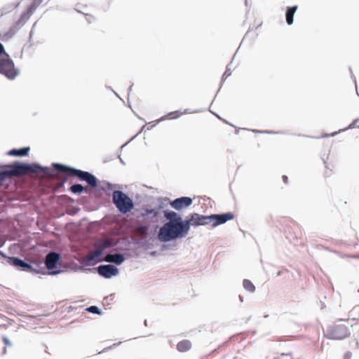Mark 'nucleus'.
Returning a JSON list of instances; mask_svg holds the SVG:
<instances>
[{"label":"nucleus","mask_w":359,"mask_h":359,"mask_svg":"<svg viewBox=\"0 0 359 359\" xmlns=\"http://www.w3.org/2000/svg\"><path fill=\"white\" fill-rule=\"evenodd\" d=\"M117 156L119 158L121 163H122L123 165H125L126 163H125L124 161L122 159V158L121 157V154H118Z\"/></svg>","instance_id":"09e8293b"},{"label":"nucleus","mask_w":359,"mask_h":359,"mask_svg":"<svg viewBox=\"0 0 359 359\" xmlns=\"http://www.w3.org/2000/svg\"><path fill=\"white\" fill-rule=\"evenodd\" d=\"M269 315H265L264 317V318H268Z\"/></svg>","instance_id":"774afa93"},{"label":"nucleus","mask_w":359,"mask_h":359,"mask_svg":"<svg viewBox=\"0 0 359 359\" xmlns=\"http://www.w3.org/2000/svg\"><path fill=\"white\" fill-rule=\"evenodd\" d=\"M220 120H223L224 122L228 123V122L225 120V119H223L219 115L217 114H214Z\"/></svg>","instance_id":"3c124183"},{"label":"nucleus","mask_w":359,"mask_h":359,"mask_svg":"<svg viewBox=\"0 0 359 359\" xmlns=\"http://www.w3.org/2000/svg\"><path fill=\"white\" fill-rule=\"evenodd\" d=\"M239 130H240L239 128H236V134H238V133H239Z\"/></svg>","instance_id":"e2e57ef3"},{"label":"nucleus","mask_w":359,"mask_h":359,"mask_svg":"<svg viewBox=\"0 0 359 359\" xmlns=\"http://www.w3.org/2000/svg\"><path fill=\"white\" fill-rule=\"evenodd\" d=\"M243 285L245 290H247L251 293L255 292V291L256 290V287H255V285L253 284V283L248 279L243 280Z\"/></svg>","instance_id":"cd10ccee"},{"label":"nucleus","mask_w":359,"mask_h":359,"mask_svg":"<svg viewBox=\"0 0 359 359\" xmlns=\"http://www.w3.org/2000/svg\"><path fill=\"white\" fill-rule=\"evenodd\" d=\"M34 25H35V24L33 26H34ZM33 28H34V27H32V29H33ZM32 34H33V32H32V30H31V32L29 33V39H31V38L32 37Z\"/></svg>","instance_id":"6e6d98bb"},{"label":"nucleus","mask_w":359,"mask_h":359,"mask_svg":"<svg viewBox=\"0 0 359 359\" xmlns=\"http://www.w3.org/2000/svg\"><path fill=\"white\" fill-rule=\"evenodd\" d=\"M41 1L40 0H33L32 3L29 5L33 9L36 10V8L40 5Z\"/></svg>","instance_id":"c9c22d12"},{"label":"nucleus","mask_w":359,"mask_h":359,"mask_svg":"<svg viewBox=\"0 0 359 359\" xmlns=\"http://www.w3.org/2000/svg\"><path fill=\"white\" fill-rule=\"evenodd\" d=\"M0 74L11 81L20 74L19 69L8 53L0 57Z\"/></svg>","instance_id":"39448f33"},{"label":"nucleus","mask_w":359,"mask_h":359,"mask_svg":"<svg viewBox=\"0 0 359 359\" xmlns=\"http://www.w3.org/2000/svg\"><path fill=\"white\" fill-rule=\"evenodd\" d=\"M282 180H283L284 183L287 184V182H288V177L287 175H283L282 176Z\"/></svg>","instance_id":"49530a36"},{"label":"nucleus","mask_w":359,"mask_h":359,"mask_svg":"<svg viewBox=\"0 0 359 359\" xmlns=\"http://www.w3.org/2000/svg\"><path fill=\"white\" fill-rule=\"evenodd\" d=\"M187 218L191 224L190 228L191 226L196 228L199 226H205L209 224V215H201L197 212H192L190 213Z\"/></svg>","instance_id":"ddd939ff"},{"label":"nucleus","mask_w":359,"mask_h":359,"mask_svg":"<svg viewBox=\"0 0 359 359\" xmlns=\"http://www.w3.org/2000/svg\"><path fill=\"white\" fill-rule=\"evenodd\" d=\"M51 167L57 169L60 173L66 174L69 177H74L78 180L86 182L89 186L99 191H105V187L107 188L108 191H113L115 186L106 180L99 182L98 179L92 172L67 164L52 163Z\"/></svg>","instance_id":"f03ea898"},{"label":"nucleus","mask_w":359,"mask_h":359,"mask_svg":"<svg viewBox=\"0 0 359 359\" xmlns=\"http://www.w3.org/2000/svg\"><path fill=\"white\" fill-rule=\"evenodd\" d=\"M14 176H20L26 173H36L37 162L15 161L11 163Z\"/></svg>","instance_id":"0eeeda50"},{"label":"nucleus","mask_w":359,"mask_h":359,"mask_svg":"<svg viewBox=\"0 0 359 359\" xmlns=\"http://www.w3.org/2000/svg\"><path fill=\"white\" fill-rule=\"evenodd\" d=\"M149 255L152 257H156L158 255V252L154 250L149 252Z\"/></svg>","instance_id":"de8ad7c7"},{"label":"nucleus","mask_w":359,"mask_h":359,"mask_svg":"<svg viewBox=\"0 0 359 359\" xmlns=\"http://www.w3.org/2000/svg\"><path fill=\"white\" fill-rule=\"evenodd\" d=\"M116 245V244L114 243L113 241H111L110 239L106 238L101 242L100 247L101 248H106L115 247Z\"/></svg>","instance_id":"473e14b6"},{"label":"nucleus","mask_w":359,"mask_h":359,"mask_svg":"<svg viewBox=\"0 0 359 359\" xmlns=\"http://www.w3.org/2000/svg\"><path fill=\"white\" fill-rule=\"evenodd\" d=\"M109 195L112 196V203L121 214H127L135 209L133 199L122 190H115L111 194L105 187Z\"/></svg>","instance_id":"20e7f679"},{"label":"nucleus","mask_w":359,"mask_h":359,"mask_svg":"<svg viewBox=\"0 0 359 359\" xmlns=\"http://www.w3.org/2000/svg\"><path fill=\"white\" fill-rule=\"evenodd\" d=\"M239 299L241 302H243V297H242L241 295H239Z\"/></svg>","instance_id":"13d9d810"},{"label":"nucleus","mask_w":359,"mask_h":359,"mask_svg":"<svg viewBox=\"0 0 359 359\" xmlns=\"http://www.w3.org/2000/svg\"><path fill=\"white\" fill-rule=\"evenodd\" d=\"M144 128V126H142V128L140 129V130L135 135L132 137L128 142H126V143L122 144L119 147V150L120 151L122 150L123 147H125L128 144H129L130 142H132L143 130Z\"/></svg>","instance_id":"72a5a7b5"},{"label":"nucleus","mask_w":359,"mask_h":359,"mask_svg":"<svg viewBox=\"0 0 359 359\" xmlns=\"http://www.w3.org/2000/svg\"><path fill=\"white\" fill-rule=\"evenodd\" d=\"M60 255L57 252H50L46 255L45 265L48 269L50 276H55L62 273L64 271L59 266Z\"/></svg>","instance_id":"423d86ee"},{"label":"nucleus","mask_w":359,"mask_h":359,"mask_svg":"<svg viewBox=\"0 0 359 359\" xmlns=\"http://www.w3.org/2000/svg\"><path fill=\"white\" fill-rule=\"evenodd\" d=\"M352 356V353L350 351H347L345 353L344 355V359H351Z\"/></svg>","instance_id":"c03bdc74"},{"label":"nucleus","mask_w":359,"mask_h":359,"mask_svg":"<svg viewBox=\"0 0 359 359\" xmlns=\"http://www.w3.org/2000/svg\"><path fill=\"white\" fill-rule=\"evenodd\" d=\"M70 191L72 194L74 195H81L83 193L86 192V189L83 184L75 183L71 187Z\"/></svg>","instance_id":"b1692460"},{"label":"nucleus","mask_w":359,"mask_h":359,"mask_svg":"<svg viewBox=\"0 0 359 359\" xmlns=\"http://www.w3.org/2000/svg\"><path fill=\"white\" fill-rule=\"evenodd\" d=\"M110 254H108L106 255V257L104 259H102V260H99V262H108V263H110L111 264V259H113V258L111 257H110Z\"/></svg>","instance_id":"ea45409f"},{"label":"nucleus","mask_w":359,"mask_h":359,"mask_svg":"<svg viewBox=\"0 0 359 359\" xmlns=\"http://www.w3.org/2000/svg\"><path fill=\"white\" fill-rule=\"evenodd\" d=\"M114 158V156H111L109 157H105L104 158V163H107V162H109L110 161H111L112 159Z\"/></svg>","instance_id":"a18cd8bd"},{"label":"nucleus","mask_w":359,"mask_h":359,"mask_svg":"<svg viewBox=\"0 0 359 359\" xmlns=\"http://www.w3.org/2000/svg\"><path fill=\"white\" fill-rule=\"evenodd\" d=\"M107 88H108V90H114L110 86H107Z\"/></svg>","instance_id":"69168bd1"},{"label":"nucleus","mask_w":359,"mask_h":359,"mask_svg":"<svg viewBox=\"0 0 359 359\" xmlns=\"http://www.w3.org/2000/svg\"><path fill=\"white\" fill-rule=\"evenodd\" d=\"M2 341L4 343V344L8 346H12V345H13L11 341L8 339V337H6L5 335L2 336Z\"/></svg>","instance_id":"f704fd0d"},{"label":"nucleus","mask_w":359,"mask_h":359,"mask_svg":"<svg viewBox=\"0 0 359 359\" xmlns=\"http://www.w3.org/2000/svg\"><path fill=\"white\" fill-rule=\"evenodd\" d=\"M297 9H298L297 5L287 6L286 8L285 15L286 23L288 25H292L293 24L294 14L297 12Z\"/></svg>","instance_id":"f3484780"},{"label":"nucleus","mask_w":359,"mask_h":359,"mask_svg":"<svg viewBox=\"0 0 359 359\" xmlns=\"http://www.w3.org/2000/svg\"><path fill=\"white\" fill-rule=\"evenodd\" d=\"M93 253L95 254V255L97 258L98 257H100V256H101L102 255L104 254V250L102 249L97 250L94 251Z\"/></svg>","instance_id":"79ce46f5"},{"label":"nucleus","mask_w":359,"mask_h":359,"mask_svg":"<svg viewBox=\"0 0 359 359\" xmlns=\"http://www.w3.org/2000/svg\"><path fill=\"white\" fill-rule=\"evenodd\" d=\"M320 306H321V309H323L325 306V304L322 303Z\"/></svg>","instance_id":"052dcab7"},{"label":"nucleus","mask_w":359,"mask_h":359,"mask_svg":"<svg viewBox=\"0 0 359 359\" xmlns=\"http://www.w3.org/2000/svg\"><path fill=\"white\" fill-rule=\"evenodd\" d=\"M133 84H131L130 86L128 88V95L130 93V92L132 91V88H133Z\"/></svg>","instance_id":"864d4df0"},{"label":"nucleus","mask_w":359,"mask_h":359,"mask_svg":"<svg viewBox=\"0 0 359 359\" xmlns=\"http://www.w3.org/2000/svg\"><path fill=\"white\" fill-rule=\"evenodd\" d=\"M355 346L357 348H359V341H356Z\"/></svg>","instance_id":"bf43d9fd"},{"label":"nucleus","mask_w":359,"mask_h":359,"mask_svg":"<svg viewBox=\"0 0 359 359\" xmlns=\"http://www.w3.org/2000/svg\"><path fill=\"white\" fill-rule=\"evenodd\" d=\"M297 135H298V136H303V137H311V138H313V137H312V136L304 135H301V134H298Z\"/></svg>","instance_id":"4d7b16f0"},{"label":"nucleus","mask_w":359,"mask_h":359,"mask_svg":"<svg viewBox=\"0 0 359 359\" xmlns=\"http://www.w3.org/2000/svg\"><path fill=\"white\" fill-rule=\"evenodd\" d=\"M97 257L95 255V254L93 252L90 255L87 256L85 259V262L87 265L89 266H95L99 262V260H97Z\"/></svg>","instance_id":"c85d7f7f"},{"label":"nucleus","mask_w":359,"mask_h":359,"mask_svg":"<svg viewBox=\"0 0 359 359\" xmlns=\"http://www.w3.org/2000/svg\"><path fill=\"white\" fill-rule=\"evenodd\" d=\"M189 113H190L189 109H186L183 112L180 111V115L181 114H189Z\"/></svg>","instance_id":"8fccbe9b"},{"label":"nucleus","mask_w":359,"mask_h":359,"mask_svg":"<svg viewBox=\"0 0 359 359\" xmlns=\"http://www.w3.org/2000/svg\"><path fill=\"white\" fill-rule=\"evenodd\" d=\"M180 116V111L176 110L174 111H171L168 113L166 115H164L159 118L157 120V122L159 123L161 121H165L166 119H177Z\"/></svg>","instance_id":"393cba45"},{"label":"nucleus","mask_w":359,"mask_h":359,"mask_svg":"<svg viewBox=\"0 0 359 359\" xmlns=\"http://www.w3.org/2000/svg\"><path fill=\"white\" fill-rule=\"evenodd\" d=\"M121 344V341H119V342H118V343H115V344H114L111 346V347H116V346H119ZM108 348H110V347H109Z\"/></svg>","instance_id":"603ef678"},{"label":"nucleus","mask_w":359,"mask_h":359,"mask_svg":"<svg viewBox=\"0 0 359 359\" xmlns=\"http://www.w3.org/2000/svg\"><path fill=\"white\" fill-rule=\"evenodd\" d=\"M232 63V60L226 65V71L224 72V73L222 74V79H221V81H220V83H219V87L217 90V93L219 91V90L221 89L222 85H223V83L224 82V81L229 76H231V69H230V66Z\"/></svg>","instance_id":"a878e982"},{"label":"nucleus","mask_w":359,"mask_h":359,"mask_svg":"<svg viewBox=\"0 0 359 359\" xmlns=\"http://www.w3.org/2000/svg\"><path fill=\"white\" fill-rule=\"evenodd\" d=\"M12 256H8L4 252L0 250V257L4 259L8 262V257H11Z\"/></svg>","instance_id":"a19ab883"},{"label":"nucleus","mask_w":359,"mask_h":359,"mask_svg":"<svg viewBox=\"0 0 359 359\" xmlns=\"http://www.w3.org/2000/svg\"><path fill=\"white\" fill-rule=\"evenodd\" d=\"M191 348V343L188 339H184L182 341H180L177 344V350L179 352H186L189 350H190Z\"/></svg>","instance_id":"5701e85b"},{"label":"nucleus","mask_w":359,"mask_h":359,"mask_svg":"<svg viewBox=\"0 0 359 359\" xmlns=\"http://www.w3.org/2000/svg\"><path fill=\"white\" fill-rule=\"evenodd\" d=\"M34 269L31 271L30 273L33 275L41 274V275H48V269L46 265L44 266H41V263H34Z\"/></svg>","instance_id":"4be33fe9"},{"label":"nucleus","mask_w":359,"mask_h":359,"mask_svg":"<svg viewBox=\"0 0 359 359\" xmlns=\"http://www.w3.org/2000/svg\"><path fill=\"white\" fill-rule=\"evenodd\" d=\"M353 128H359V118L354 119L347 127L339 129V132H344Z\"/></svg>","instance_id":"7c9ffc66"},{"label":"nucleus","mask_w":359,"mask_h":359,"mask_svg":"<svg viewBox=\"0 0 359 359\" xmlns=\"http://www.w3.org/2000/svg\"><path fill=\"white\" fill-rule=\"evenodd\" d=\"M97 272L100 276L110 279L117 276L120 273V269L114 264H101L97 267Z\"/></svg>","instance_id":"9b49d317"},{"label":"nucleus","mask_w":359,"mask_h":359,"mask_svg":"<svg viewBox=\"0 0 359 359\" xmlns=\"http://www.w3.org/2000/svg\"><path fill=\"white\" fill-rule=\"evenodd\" d=\"M8 264L19 271L30 273L34 269V264L18 257H8Z\"/></svg>","instance_id":"9d476101"},{"label":"nucleus","mask_w":359,"mask_h":359,"mask_svg":"<svg viewBox=\"0 0 359 359\" xmlns=\"http://www.w3.org/2000/svg\"><path fill=\"white\" fill-rule=\"evenodd\" d=\"M130 243L142 247V241L140 239L133 238Z\"/></svg>","instance_id":"e433bc0d"},{"label":"nucleus","mask_w":359,"mask_h":359,"mask_svg":"<svg viewBox=\"0 0 359 359\" xmlns=\"http://www.w3.org/2000/svg\"><path fill=\"white\" fill-rule=\"evenodd\" d=\"M34 11L35 10L29 6L27 9L22 12L20 18L18 20V23L24 25Z\"/></svg>","instance_id":"aec40b11"},{"label":"nucleus","mask_w":359,"mask_h":359,"mask_svg":"<svg viewBox=\"0 0 359 359\" xmlns=\"http://www.w3.org/2000/svg\"><path fill=\"white\" fill-rule=\"evenodd\" d=\"M110 257L113 258V259L110 261L111 264L116 266L121 265L126 260V257L123 253H111Z\"/></svg>","instance_id":"6ab92c4d"},{"label":"nucleus","mask_w":359,"mask_h":359,"mask_svg":"<svg viewBox=\"0 0 359 359\" xmlns=\"http://www.w3.org/2000/svg\"><path fill=\"white\" fill-rule=\"evenodd\" d=\"M30 151L29 147H22L20 148H13L6 154L11 156L25 157L29 156Z\"/></svg>","instance_id":"2eb2a0df"},{"label":"nucleus","mask_w":359,"mask_h":359,"mask_svg":"<svg viewBox=\"0 0 359 359\" xmlns=\"http://www.w3.org/2000/svg\"><path fill=\"white\" fill-rule=\"evenodd\" d=\"M144 325L145 326H147V320H145L144 321Z\"/></svg>","instance_id":"680f3d73"},{"label":"nucleus","mask_w":359,"mask_h":359,"mask_svg":"<svg viewBox=\"0 0 359 359\" xmlns=\"http://www.w3.org/2000/svg\"><path fill=\"white\" fill-rule=\"evenodd\" d=\"M113 92L114 93V94H115L118 97H119V96H118V93H116L114 90H113Z\"/></svg>","instance_id":"338daca9"},{"label":"nucleus","mask_w":359,"mask_h":359,"mask_svg":"<svg viewBox=\"0 0 359 359\" xmlns=\"http://www.w3.org/2000/svg\"><path fill=\"white\" fill-rule=\"evenodd\" d=\"M351 257L353 258V259H359V254L358 255H352Z\"/></svg>","instance_id":"5fc2aeb1"},{"label":"nucleus","mask_w":359,"mask_h":359,"mask_svg":"<svg viewBox=\"0 0 359 359\" xmlns=\"http://www.w3.org/2000/svg\"><path fill=\"white\" fill-rule=\"evenodd\" d=\"M156 236V233H154L153 236L150 234L147 235L144 239H142V248L144 250H149L152 248L154 246V243L155 240H156V238H155Z\"/></svg>","instance_id":"a211bd4d"},{"label":"nucleus","mask_w":359,"mask_h":359,"mask_svg":"<svg viewBox=\"0 0 359 359\" xmlns=\"http://www.w3.org/2000/svg\"><path fill=\"white\" fill-rule=\"evenodd\" d=\"M350 332L346 325L337 324L327 327V337L328 339L341 340L348 337Z\"/></svg>","instance_id":"6e6552de"},{"label":"nucleus","mask_w":359,"mask_h":359,"mask_svg":"<svg viewBox=\"0 0 359 359\" xmlns=\"http://www.w3.org/2000/svg\"><path fill=\"white\" fill-rule=\"evenodd\" d=\"M168 200L169 198L167 197L158 198L156 203L153 208H142L138 217L143 221H151L152 222L161 219L162 215L165 219V212L170 210L168 208Z\"/></svg>","instance_id":"7ed1b4c3"},{"label":"nucleus","mask_w":359,"mask_h":359,"mask_svg":"<svg viewBox=\"0 0 359 359\" xmlns=\"http://www.w3.org/2000/svg\"><path fill=\"white\" fill-rule=\"evenodd\" d=\"M157 241L162 243L160 250L161 252H165L166 250H175L177 249V244L174 242L177 241H166L163 240L160 237V229L158 228V231H157L156 236L155 237Z\"/></svg>","instance_id":"4468645a"},{"label":"nucleus","mask_w":359,"mask_h":359,"mask_svg":"<svg viewBox=\"0 0 359 359\" xmlns=\"http://www.w3.org/2000/svg\"><path fill=\"white\" fill-rule=\"evenodd\" d=\"M11 176H14L12 166L10 164L6 170H0V186Z\"/></svg>","instance_id":"412c9836"},{"label":"nucleus","mask_w":359,"mask_h":359,"mask_svg":"<svg viewBox=\"0 0 359 359\" xmlns=\"http://www.w3.org/2000/svg\"><path fill=\"white\" fill-rule=\"evenodd\" d=\"M245 6H248V0H245Z\"/></svg>","instance_id":"0e129e2a"},{"label":"nucleus","mask_w":359,"mask_h":359,"mask_svg":"<svg viewBox=\"0 0 359 359\" xmlns=\"http://www.w3.org/2000/svg\"><path fill=\"white\" fill-rule=\"evenodd\" d=\"M193 203V198L189 196H180L174 200H168V203L177 211H181L189 207Z\"/></svg>","instance_id":"f8f14e48"},{"label":"nucleus","mask_w":359,"mask_h":359,"mask_svg":"<svg viewBox=\"0 0 359 359\" xmlns=\"http://www.w3.org/2000/svg\"><path fill=\"white\" fill-rule=\"evenodd\" d=\"M349 71H350V73H351V79L353 80V82H354L355 86V88L357 89L356 79H355V77L353 74L352 69H351V67H349Z\"/></svg>","instance_id":"37998d69"},{"label":"nucleus","mask_w":359,"mask_h":359,"mask_svg":"<svg viewBox=\"0 0 359 359\" xmlns=\"http://www.w3.org/2000/svg\"><path fill=\"white\" fill-rule=\"evenodd\" d=\"M37 172H42L46 175H52L54 172V170H52L50 167L41 165L39 163L37 162L36 173Z\"/></svg>","instance_id":"bb28decb"},{"label":"nucleus","mask_w":359,"mask_h":359,"mask_svg":"<svg viewBox=\"0 0 359 359\" xmlns=\"http://www.w3.org/2000/svg\"><path fill=\"white\" fill-rule=\"evenodd\" d=\"M7 53L5 47L2 43L0 42V57L3 56L4 54Z\"/></svg>","instance_id":"58836bf2"},{"label":"nucleus","mask_w":359,"mask_h":359,"mask_svg":"<svg viewBox=\"0 0 359 359\" xmlns=\"http://www.w3.org/2000/svg\"><path fill=\"white\" fill-rule=\"evenodd\" d=\"M235 215L232 212L214 213L209 215L208 222L211 224L212 228H215L233 219Z\"/></svg>","instance_id":"1a4fd4ad"},{"label":"nucleus","mask_w":359,"mask_h":359,"mask_svg":"<svg viewBox=\"0 0 359 359\" xmlns=\"http://www.w3.org/2000/svg\"><path fill=\"white\" fill-rule=\"evenodd\" d=\"M251 131L254 133H265V134H280V135H288L290 134L287 131H274V130H250Z\"/></svg>","instance_id":"2f4dec72"},{"label":"nucleus","mask_w":359,"mask_h":359,"mask_svg":"<svg viewBox=\"0 0 359 359\" xmlns=\"http://www.w3.org/2000/svg\"><path fill=\"white\" fill-rule=\"evenodd\" d=\"M341 132H339V130H338V131L333 132L332 133H325L322 135V137H334L335 135H337V134H339Z\"/></svg>","instance_id":"4c0bfd02"},{"label":"nucleus","mask_w":359,"mask_h":359,"mask_svg":"<svg viewBox=\"0 0 359 359\" xmlns=\"http://www.w3.org/2000/svg\"><path fill=\"white\" fill-rule=\"evenodd\" d=\"M165 222L160 229V237L166 241H177L185 238L190 231V223L187 218L183 219L181 214L174 210L165 212Z\"/></svg>","instance_id":"f257e3e1"},{"label":"nucleus","mask_w":359,"mask_h":359,"mask_svg":"<svg viewBox=\"0 0 359 359\" xmlns=\"http://www.w3.org/2000/svg\"><path fill=\"white\" fill-rule=\"evenodd\" d=\"M86 311L88 313L102 316L103 314L102 311L97 306L92 305L86 309Z\"/></svg>","instance_id":"c756f323"},{"label":"nucleus","mask_w":359,"mask_h":359,"mask_svg":"<svg viewBox=\"0 0 359 359\" xmlns=\"http://www.w3.org/2000/svg\"><path fill=\"white\" fill-rule=\"evenodd\" d=\"M22 26V25L19 24L18 21H17L3 35L0 34V39L2 41H7L10 39L15 34Z\"/></svg>","instance_id":"dca6fc26"}]
</instances>
